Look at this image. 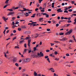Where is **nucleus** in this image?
Masks as SVG:
<instances>
[{"instance_id":"f257e3e1","label":"nucleus","mask_w":76,"mask_h":76,"mask_svg":"<svg viewBox=\"0 0 76 76\" xmlns=\"http://www.w3.org/2000/svg\"><path fill=\"white\" fill-rule=\"evenodd\" d=\"M59 40H60V41H67V38L66 37H64L62 39H59Z\"/></svg>"},{"instance_id":"f03ea898","label":"nucleus","mask_w":76,"mask_h":76,"mask_svg":"<svg viewBox=\"0 0 76 76\" xmlns=\"http://www.w3.org/2000/svg\"><path fill=\"white\" fill-rule=\"evenodd\" d=\"M72 32V30L71 29L70 30V31H69L68 32L66 33L65 34V35H70V34Z\"/></svg>"},{"instance_id":"7ed1b4c3","label":"nucleus","mask_w":76,"mask_h":76,"mask_svg":"<svg viewBox=\"0 0 76 76\" xmlns=\"http://www.w3.org/2000/svg\"><path fill=\"white\" fill-rule=\"evenodd\" d=\"M24 61L26 63L29 62L30 61V59L28 58L27 59H25L24 60Z\"/></svg>"},{"instance_id":"20e7f679","label":"nucleus","mask_w":76,"mask_h":76,"mask_svg":"<svg viewBox=\"0 0 76 76\" xmlns=\"http://www.w3.org/2000/svg\"><path fill=\"white\" fill-rule=\"evenodd\" d=\"M17 61V58L15 57H13V63H16Z\"/></svg>"},{"instance_id":"39448f33","label":"nucleus","mask_w":76,"mask_h":76,"mask_svg":"<svg viewBox=\"0 0 76 76\" xmlns=\"http://www.w3.org/2000/svg\"><path fill=\"white\" fill-rule=\"evenodd\" d=\"M57 12L58 13H59V12H63V10H61V9H59L57 10Z\"/></svg>"},{"instance_id":"423d86ee","label":"nucleus","mask_w":76,"mask_h":76,"mask_svg":"<svg viewBox=\"0 0 76 76\" xmlns=\"http://www.w3.org/2000/svg\"><path fill=\"white\" fill-rule=\"evenodd\" d=\"M40 56H39V57H44V54L42 53V52H40Z\"/></svg>"},{"instance_id":"0eeeda50","label":"nucleus","mask_w":76,"mask_h":76,"mask_svg":"<svg viewBox=\"0 0 76 76\" xmlns=\"http://www.w3.org/2000/svg\"><path fill=\"white\" fill-rule=\"evenodd\" d=\"M31 56L32 57H33V58H35V57H36V58L38 57V56L36 55H31Z\"/></svg>"},{"instance_id":"6e6552de","label":"nucleus","mask_w":76,"mask_h":76,"mask_svg":"<svg viewBox=\"0 0 76 76\" xmlns=\"http://www.w3.org/2000/svg\"><path fill=\"white\" fill-rule=\"evenodd\" d=\"M2 19H3V20H4L5 22H6V20H8V18H6L4 16L2 17Z\"/></svg>"},{"instance_id":"1a4fd4ad","label":"nucleus","mask_w":76,"mask_h":76,"mask_svg":"<svg viewBox=\"0 0 76 76\" xmlns=\"http://www.w3.org/2000/svg\"><path fill=\"white\" fill-rule=\"evenodd\" d=\"M24 15H25L26 17H28L29 15L28 12H26V13H24Z\"/></svg>"},{"instance_id":"9d476101","label":"nucleus","mask_w":76,"mask_h":76,"mask_svg":"<svg viewBox=\"0 0 76 76\" xmlns=\"http://www.w3.org/2000/svg\"><path fill=\"white\" fill-rule=\"evenodd\" d=\"M27 50L29 51V49H25L24 52H23V54H25V53L26 52Z\"/></svg>"},{"instance_id":"9b49d317","label":"nucleus","mask_w":76,"mask_h":76,"mask_svg":"<svg viewBox=\"0 0 76 76\" xmlns=\"http://www.w3.org/2000/svg\"><path fill=\"white\" fill-rule=\"evenodd\" d=\"M31 39V37H26V38L25 39H26V40H28V39Z\"/></svg>"},{"instance_id":"f8f14e48","label":"nucleus","mask_w":76,"mask_h":76,"mask_svg":"<svg viewBox=\"0 0 76 76\" xmlns=\"http://www.w3.org/2000/svg\"><path fill=\"white\" fill-rule=\"evenodd\" d=\"M21 28L23 29L26 28V26H21Z\"/></svg>"},{"instance_id":"ddd939ff","label":"nucleus","mask_w":76,"mask_h":76,"mask_svg":"<svg viewBox=\"0 0 76 76\" xmlns=\"http://www.w3.org/2000/svg\"><path fill=\"white\" fill-rule=\"evenodd\" d=\"M39 15V16H41V13H39L37 14V16H38V15Z\"/></svg>"},{"instance_id":"4468645a","label":"nucleus","mask_w":76,"mask_h":76,"mask_svg":"<svg viewBox=\"0 0 76 76\" xmlns=\"http://www.w3.org/2000/svg\"><path fill=\"white\" fill-rule=\"evenodd\" d=\"M18 7H19V9H20V8H21V7H23V6H22V5H19Z\"/></svg>"},{"instance_id":"2eb2a0df","label":"nucleus","mask_w":76,"mask_h":76,"mask_svg":"<svg viewBox=\"0 0 76 76\" xmlns=\"http://www.w3.org/2000/svg\"><path fill=\"white\" fill-rule=\"evenodd\" d=\"M37 25H39V24H33V26L34 27L35 26H37Z\"/></svg>"},{"instance_id":"dca6fc26","label":"nucleus","mask_w":76,"mask_h":76,"mask_svg":"<svg viewBox=\"0 0 76 76\" xmlns=\"http://www.w3.org/2000/svg\"><path fill=\"white\" fill-rule=\"evenodd\" d=\"M7 10H9V11H10V12H13V10L12 9H8Z\"/></svg>"},{"instance_id":"f3484780","label":"nucleus","mask_w":76,"mask_h":76,"mask_svg":"<svg viewBox=\"0 0 76 76\" xmlns=\"http://www.w3.org/2000/svg\"><path fill=\"white\" fill-rule=\"evenodd\" d=\"M15 65L16 66H17V67H19V64L17 63H16L15 64Z\"/></svg>"},{"instance_id":"a211bd4d","label":"nucleus","mask_w":76,"mask_h":76,"mask_svg":"<svg viewBox=\"0 0 76 76\" xmlns=\"http://www.w3.org/2000/svg\"><path fill=\"white\" fill-rule=\"evenodd\" d=\"M36 50H38L37 49V48L35 47L34 48V51H36Z\"/></svg>"},{"instance_id":"6ab92c4d","label":"nucleus","mask_w":76,"mask_h":76,"mask_svg":"<svg viewBox=\"0 0 76 76\" xmlns=\"http://www.w3.org/2000/svg\"><path fill=\"white\" fill-rule=\"evenodd\" d=\"M70 25V24H65V26H66V27H67V26H69V25Z\"/></svg>"},{"instance_id":"aec40b11","label":"nucleus","mask_w":76,"mask_h":76,"mask_svg":"<svg viewBox=\"0 0 76 76\" xmlns=\"http://www.w3.org/2000/svg\"><path fill=\"white\" fill-rule=\"evenodd\" d=\"M26 69H23L22 70V72H25V71H26Z\"/></svg>"},{"instance_id":"412c9836","label":"nucleus","mask_w":76,"mask_h":76,"mask_svg":"<svg viewBox=\"0 0 76 76\" xmlns=\"http://www.w3.org/2000/svg\"><path fill=\"white\" fill-rule=\"evenodd\" d=\"M34 76H37L38 75H37V73L36 72H34Z\"/></svg>"},{"instance_id":"4be33fe9","label":"nucleus","mask_w":76,"mask_h":76,"mask_svg":"<svg viewBox=\"0 0 76 76\" xmlns=\"http://www.w3.org/2000/svg\"><path fill=\"white\" fill-rule=\"evenodd\" d=\"M25 41V40H22L20 41V43L21 44V43H22V42H23Z\"/></svg>"},{"instance_id":"5701e85b","label":"nucleus","mask_w":76,"mask_h":76,"mask_svg":"<svg viewBox=\"0 0 76 76\" xmlns=\"http://www.w3.org/2000/svg\"><path fill=\"white\" fill-rule=\"evenodd\" d=\"M73 16H76V14H73L71 15V17H73Z\"/></svg>"},{"instance_id":"b1692460","label":"nucleus","mask_w":76,"mask_h":76,"mask_svg":"<svg viewBox=\"0 0 76 76\" xmlns=\"http://www.w3.org/2000/svg\"><path fill=\"white\" fill-rule=\"evenodd\" d=\"M64 13H68V11L67 10H65L64 11Z\"/></svg>"},{"instance_id":"393cba45","label":"nucleus","mask_w":76,"mask_h":76,"mask_svg":"<svg viewBox=\"0 0 76 76\" xmlns=\"http://www.w3.org/2000/svg\"><path fill=\"white\" fill-rule=\"evenodd\" d=\"M31 42V40H29L28 41V44H30V43Z\"/></svg>"},{"instance_id":"a878e982","label":"nucleus","mask_w":76,"mask_h":76,"mask_svg":"<svg viewBox=\"0 0 76 76\" xmlns=\"http://www.w3.org/2000/svg\"><path fill=\"white\" fill-rule=\"evenodd\" d=\"M41 14H43V15H47V14L46 13H43V12H42L41 13Z\"/></svg>"},{"instance_id":"bb28decb","label":"nucleus","mask_w":76,"mask_h":76,"mask_svg":"<svg viewBox=\"0 0 76 76\" xmlns=\"http://www.w3.org/2000/svg\"><path fill=\"white\" fill-rule=\"evenodd\" d=\"M36 35H37V36H35V38H37V37H38V36H39V34H36Z\"/></svg>"},{"instance_id":"cd10ccee","label":"nucleus","mask_w":76,"mask_h":76,"mask_svg":"<svg viewBox=\"0 0 76 76\" xmlns=\"http://www.w3.org/2000/svg\"><path fill=\"white\" fill-rule=\"evenodd\" d=\"M10 0H7L5 2V3L6 4H7L8 3V1H9Z\"/></svg>"},{"instance_id":"c85d7f7f","label":"nucleus","mask_w":76,"mask_h":76,"mask_svg":"<svg viewBox=\"0 0 76 76\" xmlns=\"http://www.w3.org/2000/svg\"><path fill=\"white\" fill-rule=\"evenodd\" d=\"M10 13L11 15H13V14L15 13V12H10Z\"/></svg>"},{"instance_id":"c756f323","label":"nucleus","mask_w":76,"mask_h":76,"mask_svg":"<svg viewBox=\"0 0 76 76\" xmlns=\"http://www.w3.org/2000/svg\"><path fill=\"white\" fill-rule=\"evenodd\" d=\"M33 16H32L31 17V18H34L35 17V14H34V15H33Z\"/></svg>"},{"instance_id":"7c9ffc66","label":"nucleus","mask_w":76,"mask_h":76,"mask_svg":"<svg viewBox=\"0 0 76 76\" xmlns=\"http://www.w3.org/2000/svg\"><path fill=\"white\" fill-rule=\"evenodd\" d=\"M55 60H56V61H58L59 60V58H56L55 59Z\"/></svg>"},{"instance_id":"2f4dec72","label":"nucleus","mask_w":76,"mask_h":76,"mask_svg":"<svg viewBox=\"0 0 76 76\" xmlns=\"http://www.w3.org/2000/svg\"><path fill=\"white\" fill-rule=\"evenodd\" d=\"M18 30L19 31H20L21 30H22V28H18Z\"/></svg>"},{"instance_id":"473e14b6","label":"nucleus","mask_w":76,"mask_h":76,"mask_svg":"<svg viewBox=\"0 0 76 76\" xmlns=\"http://www.w3.org/2000/svg\"><path fill=\"white\" fill-rule=\"evenodd\" d=\"M15 39H16V37H13V38L12 41H14V40H15Z\"/></svg>"},{"instance_id":"72a5a7b5","label":"nucleus","mask_w":76,"mask_h":76,"mask_svg":"<svg viewBox=\"0 0 76 76\" xmlns=\"http://www.w3.org/2000/svg\"><path fill=\"white\" fill-rule=\"evenodd\" d=\"M59 34L60 35H63V34H64V33H59Z\"/></svg>"},{"instance_id":"f704fd0d","label":"nucleus","mask_w":76,"mask_h":76,"mask_svg":"<svg viewBox=\"0 0 76 76\" xmlns=\"http://www.w3.org/2000/svg\"><path fill=\"white\" fill-rule=\"evenodd\" d=\"M69 42H73V41L72 39H70L69 41Z\"/></svg>"},{"instance_id":"c9c22d12","label":"nucleus","mask_w":76,"mask_h":76,"mask_svg":"<svg viewBox=\"0 0 76 76\" xmlns=\"http://www.w3.org/2000/svg\"><path fill=\"white\" fill-rule=\"evenodd\" d=\"M46 15L45 17L46 18H48V17H49V15H48L47 14L46 15Z\"/></svg>"},{"instance_id":"e433bc0d","label":"nucleus","mask_w":76,"mask_h":76,"mask_svg":"<svg viewBox=\"0 0 76 76\" xmlns=\"http://www.w3.org/2000/svg\"><path fill=\"white\" fill-rule=\"evenodd\" d=\"M24 46L25 48H26V44L25 43L24 45Z\"/></svg>"},{"instance_id":"4c0bfd02","label":"nucleus","mask_w":76,"mask_h":76,"mask_svg":"<svg viewBox=\"0 0 76 76\" xmlns=\"http://www.w3.org/2000/svg\"><path fill=\"white\" fill-rule=\"evenodd\" d=\"M47 60L48 61H49V63H50V59L49 58H48L47 59Z\"/></svg>"},{"instance_id":"58836bf2","label":"nucleus","mask_w":76,"mask_h":76,"mask_svg":"<svg viewBox=\"0 0 76 76\" xmlns=\"http://www.w3.org/2000/svg\"><path fill=\"white\" fill-rule=\"evenodd\" d=\"M54 54H56V55L57 54H58V52H57V51H55L54 52Z\"/></svg>"},{"instance_id":"ea45409f","label":"nucleus","mask_w":76,"mask_h":76,"mask_svg":"<svg viewBox=\"0 0 76 76\" xmlns=\"http://www.w3.org/2000/svg\"><path fill=\"white\" fill-rule=\"evenodd\" d=\"M47 31H50V29L48 28V29H47Z\"/></svg>"},{"instance_id":"a19ab883","label":"nucleus","mask_w":76,"mask_h":76,"mask_svg":"<svg viewBox=\"0 0 76 76\" xmlns=\"http://www.w3.org/2000/svg\"><path fill=\"white\" fill-rule=\"evenodd\" d=\"M42 0H39V3H41V2L42 1Z\"/></svg>"},{"instance_id":"79ce46f5","label":"nucleus","mask_w":76,"mask_h":76,"mask_svg":"<svg viewBox=\"0 0 76 76\" xmlns=\"http://www.w3.org/2000/svg\"><path fill=\"white\" fill-rule=\"evenodd\" d=\"M61 19L63 20V19H64V18L63 16H62L61 17Z\"/></svg>"},{"instance_id":"37998d69","label":"nucleus","mask_w":76,"mask_h":76,"mask_svg":"<svg viewBox=\"0 0 76 76\" xmlns=\"http://www.w3.org/2000/svg\"><path fill=\"white\" fill-rule=\"evenodd\" d=\"M6 29H5L3 32V33H4V35H5V32H6Z\"/></svg>"},{"instance_id":"c03bdc74","label":"nucleus","mask_w":76,"mask_h":76,"mask_svg":"<svg viewBox=\"0 0 76 76\" xmlns=\"http://www.w3.org/2000/svg\"><path fill=\"white\" fill-rule=\"evenodd\" d=\"M50 69H49V70H54V69H53V68H50Z\"/></svg>"},{"instance_id":"a18cd8bd","label":"nucleus","mask_w":76,"mask_h":76,"mask_svg":"<svg viewBox=\"0 0 76 76\" xmlns=\"http://www.w3.org/2000/svg\"><path fill=\"white\" fill-rule=\"evenodd\" d=\"M68 23H71L72 22V21L71 20H68L67 21Z\"/></svg>"},{"instance_id":"49530a36","label":"nucleus","mask_w":76,"mask_h":76,"mask_svg":"<svg viewBox=\"0 0 76 76\" xmlns=\"http://www.w3.org/2000/svg\"><path fill=\"white\" fill-rule=\"evenodd\" d=\"M63 21H65V20H60L59 21H60V22H63Z\"/></svg>"},{"instance_id":"de8ad7c7","label":"nucleus","mask_w":76,"mask_h":76,"mask_svg":"<svg viewBox=\"0 0 76 76\" xmlns=\"http://www.w3.org/2000/svg\"><path fill=\"white\" fill-rule=\"evenodd\" d=\"M45 10H41V11L42 12H44Z\"/></svg>"},{"instance_id":"09e8293b","label":"nucleus","mask_w":76,"mask_h":76,"mask_svg":"<svg viewBox=\"0 0 76 76\" xmlns=\"http://www.w3.org/2000/svg\"><path fill=\"white\" fill-rule=\"evenodd\" d=\"M23 11H26V9L25 8H23Z\"/></svg>"},{"instance_id":"8fccbe9b","label":"nucleus","mask_w":76,"mask_h":76,"mask_svg":"<svg viewBox=\"0 0 76 76\" xmlns=\"http://www.w3.org/2000/svg\"><path fill=\"white\" fill-rule=\"evenodd\" d=\"M45 58H48V56H45Z\"/></svg>"},{"instance_id":"3c124183","label":"nucleus","mask_w":76,"mask_h":76,"mask_svg":"<svg viewBox=\"0 0 76 76\" xmlns=\"http://www.w3.org/2000/svg\"><path fill=\"white\" fill-rule=\"evenodd\" d=\"M46 52H50V50H46Z\"/></svg>"},{"instance_id":"603ef678","label":"nucleus","mask_w":76,"mask_h":76,"mask_svg":"<svg viewBox=\"0 0 76 76\" xmlns=\"http://www.w3.org/2000/svg\"><path fill=\"white\" fill-rule=\"evenodd\" d=\"M68 11H69V12H72V11H73V10L72 9H70Z\"/></svg>"},{"instance_id":"864d4df0","label":"nucleus","mask_w":76,"mask_h":76,"mask_svg":"<svg viewBox=\"0 0 76 76\" xmlns=\"http://www.w3.org/2000/svg\"><path fill=\"white\" fill-rule=\"evenodd\" d=\"M58 26H59V24H56V27H58Z\"/></svg>"},{"instance_id":"5fc2aeb1","label":"nucleus","mask_w":76,"mask_h":76,"mask_svg":"<svg viewBox=\"0 0 76 76\" xmlns=\"http://www.w3.org/2000/svg\"><path fill=\"white\" fill-rule=\"evenodd\" d=\"M66 56H69V53H67L66 54Z\"/></svg>"},{"instance_id":"6e6d98bb","label":"nucleus","mask_w":76,"mask_h":76,"mask_svg":"<svg viewBox=\"0 0 76 76\" xmlns=\"http://www.w3.org/2000/svg\"><path fill=\"white\" fill-rule=\"evenodd\" d=\"M50 44H51V46H53V45H54V43H50Z\"/></svg>"},{"instance_id":"4d7b16f0","label":"nucleus","mask_w":76,"mask_h":76,"mask_svg":"<svg viewBox=\"0 0 76 76\" xmlns=\"http://www.w3.org/2000/svg\"><path fill=\"white\" fill-rule=\"evenodd\" d=\"M48 12H51V9H48Z\"/></svg>"},{"instance_id":"13d9d810","label":"nucleus","mask_w":76,"mask_h":76,"mask_svg":"<svg viewBox=\"0 0 76 76\" xmlns=\"http://www.w3.org/2000/svg\"><path fill=\"white\" fill-rule=\"evenodd\" d=\"M19 22H16V23H15V25H16V24H19Z\"/></svg>"},{"instance_id":"bf43d9fd","label":"nucleus","mask_w":76,"mask_h":76,"mask_svg":"<svg viewBox=\"0 0 76 76\" xmlns=\"http://www.w3.org/2000/svg\"><path fill=\"white\" fill-rule=\"evenodd\" d=\"M4 53V54H5V56H4L5 57H6V58H7V56L6 55V53Z\"/></svg>"},{"instance_id":"052dcab7","label":"nucleus","mask_w":76,"mask_h":76,"mask_svg":"<svg viewBox=\"0 0 76 76\" xmlns=\"http://www.w3.org/2000/svg\"><path fill=\"white\" fill-rule=\"evenodd\" d=\"M13 32L14 33H16V31L15 30H14L13 31Z\"/></svg>"},{"instance_id":"680f3d73","label":"nucleus","mask_w":76,"mask_h":76,"mask_svg":"<svg viewBox=\"0 0 76 76\" xmlns=\"http://www.w3.org/2000/svg\"><path fill=\"white\" fill-rule=\"evenodd\" d=\"M54 76H58V75H56V74L55 73H54Z\"/></svg>"},{"instance_id":"e2e57ef3","label":"nucleus","mask_w":76,"mask_h":76,"mask_svg":"<svg viewBox=\"0 0 76 76\" xmlns=\"http://www.w3.org/2000/svg\"><path fill=\"white\" fill-rule=\"evenodd\" d=\"M19 48V47L18 46H16L15 47V48Z\"/></svg>"},{"instance_id":"0e129e2a","label":"nucleus","mask_w":76,"mask_h":76,"mask_svg":"<svg viewBox=\"0 0 76 76\" xmlns=\"http://www.w3.org/2000/svg\"><path fill=\"white\" fill-rule=\"evenodd\" d=\"M19 70H20L21 69H22V67H19L18 68Z\"/></svg>"},{"instance_id":"69168bd1","label":"nucleus","mask_w":76,"mask_h":76,"mask_svg":"<svg viewBox=\"0 0 76 76\" xmlns=\"http://www.w3.org/2000/svg\"><path fill=\"white\" fill-rule=\"evenodd\" d=\"M52 16H56V14H53L52 15Z\"/></svg>"},{"instance_id":"338daca9","label":"nucleus","mask_w":76,"mask_h":76,"mask_svg":"<svg viewBox=\"0 0 76 76\" xmlns=\"http://www.w3.org/2000/svg\"><path fill=\"white\" fill-rule=\"evenodd\" d=\"M71 3L72 4H73L74 3H75V2H74L73 1H71Z\"/></svg>"},{"instance_id":"774afa93","label":"nucleus","mask_w":76,"mask_h":76,"mask_svg":"<svg viewBox=\"0 0 76 76\" xmlns=\"http://www.w3.org/2000/svg\"><path fill=\"white\" fill-rule=\"evenodd\" d=\"M37 7H39V4H38V3H37Z\"/></svg>"}]
</instances>
